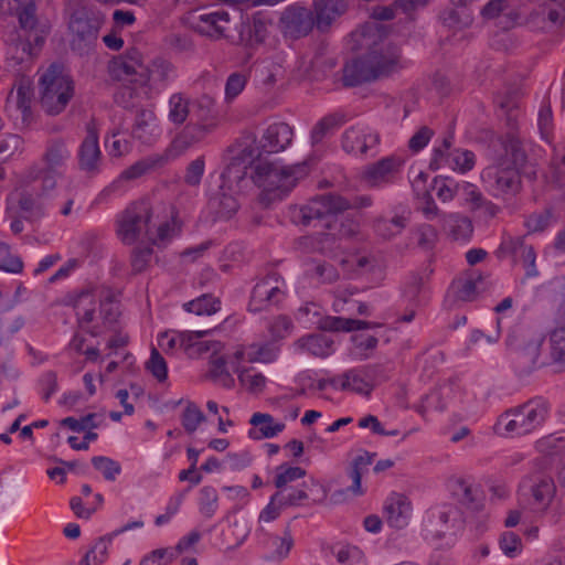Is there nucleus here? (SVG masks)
Returning a JSON list of instances; mask_svg holds the SVG:
<instances>
[{"label":"nucleus","mask_w":565,"mask_h":565,"mask_svg":"<svg viewBox=\"0 0 565 565\" xmlns=\"http://www.w3.org/2000/svg\"><path fill=\"white\" fill-rule=\"evenodd\" d=\"M230 162L222 172L224 183H236L245 179L247 171L256 186L262 189L258 195L259 204L268 209L276 201H280L296 185L297 181L305 178L310 170L313 159L303 160L292 166L277 168L271 162L259 160L256 148L244 139L230 147Z\"/></svg>","instance_id":"f257e3e1"},{"label":"nucleus","mask_w":565,"mask_h":565,"mask_svg":"<svg viewBox=\"0 0 565 565\" xmlns=\"http://www.w3.org/2000/svg\"><path fill=\"white\" fill-rule=\"evenodd\" d=\"M64 13L67 17V28L72 34L71 47L79 54L87 53L96 43L104 15L92 6L81 0H67Z\"/></svg>","instance_id":"f03ea898"},{"label":"nucleus","mask_w":565,"mask_h":565,"mask_svg":"<svg viewBox=\"0 0 565 565\" xmlns=\"http://www.w3.org/2000/svg\"><path fill=\"white\" fill-rule=\"evenodd\" d=\"M550 413V404L542 397L527 401L521 406L501 414L494 431L501 436H523L541 427Z\"/></svg>","instance_id":"7ed1b4c3"},{"label":"nucleus","mask_w":565,"mask_h":565,"mask_svg":"<svg viewBox=\"0 0 565 565\" xmlns=\"http://www.w3.org/2000/svg\"><path fill=\"white\" fill-rule=\"evenodd\" d=\"M40 105L50 116L61 114L74 96V82L63 66L52 64L39 79Z\"/></svg>","instance_id":"20e7f679"},{"label":"nucleus","mask_w":565,"mask_h":565,"mask_svg":"<svg viewBox=\"0 0 565 565\" xmlns=\"http://www.w3.org/2000/svg\"><path fill=\"white\" fill-rule=\"evenodd\" d=\"M399 57L396 47L387 46L372 50L355 58V88L358 83L373 82L394 73L399 67Z\"/></svg>","instance_id":"39448f33"},{"label":"nucleus","mask_w":565,"mask_h":565,"mask_svg":"<svg viewBox=\"0 0 565 565\" xmlns=\"http://www.w3.org/2000/svg\"><path fill=\"white\" fill-rule=\"evenodd\" d=\"M151 217L152 211L147 202H137L128 206L118 221L117 234L121 242L131 245L143 232L149 239H152L150 235Z\"/></svg>","instance_id":"423d86ee"},{"label":"nucleus","mask_w":565,"mask_h":565,"mask_svg":"<svg viewBox=\"0 0 565 565\" xmlns=\"http://www.w3.org/2000/svg\"><path fill=\"white\" fill-rule=\"evenodd\" d=\"M481 180L487 191L494 198L515 195L521 188L519 171L507 164L487 167L481 173Z\"/></svg>","instance_id":"0eeeda50"},{"label":"nucleus","mask_w":565,"mask_h":565,"mask_svg":"<svg viewBox=\"0 0 565 565\" xmlns=\"http://www.w3.org/2000/svg\"><path fill=\"white\" fill-rule=\"evenodd\" d=\"M454 136L449 134L443 143L436 147L429 162L433 170L447 167L454 171L466 173L475 167L476 156L467 149H451Z\"/></svg>","instance_id":"6e6552de"},{"label":"nucleus","mask_w":565,"mask_h":565,"mask_svg":"<svg viewBox=\"0 0 565 565\" xmlns=\"http://www.w3.org/2000/svg\"><path fill=\"white\" fill-rule=\"evenodd\" d=\"M294 140V129L287 122H274L269 125L257 141L255 136H247L244 141L252 143L257 149V158L263 160L264 153H278L286 150Z\"/></svg>","instance_id":"1a4fd4ad"},{"label":"nucleus","mask_w":565,"mask_h":565,"mask_svg":"<svg viewBox=\"0 0 565 565\" xmlns=\"http://www.w3.org/2000/svg\"><path fill=\"white\" fill-rule=\"evenodd\" d=\"M351 207L350 201L337 193L316 195L298 211L300 222L309 225L312 220L338 216Z\"/></svg>","instance_id":"9d476101"},{"label":"nucleus","mask_w":565,"mask_h":565,"mask_svg":"<svg viewBox=\"0 0 565 565\" xmlns=\"http://www.w3.org/2000/svg\"><path fill=\"white\" fill-rule=\"evenodd\" d=\"M109 73L117 81H129L139 85L147 84L146 65L138 49L131 47L125 54L114 57L109 62Z\"/></svg>","instance_id":"9b49d317"},{"label":"nucleus","mask_w":565,"mask_h":565,"mask_svg":"<svg viewBox=\"0 0 565 565\" xmlns=\"http://www.w3.org/2000/svg\"><path fill=\"white\" fill-rule=\"evenodd\" d=\"M458 516V510L450 505L429 509L423 520L424 539L430 542L439 541L451 529H455Z\"/></svg>","instance_id":"f8f14e48"},{"label":"nucleus","mask_w":565,"mask_h":565,"mask_svg":"<svg viewBox=\"0 0 565 565\" xmlns=\"http://www.w3.org/2000/svg\"><path fill=\"white\" fill-rule=\"evenodd\" d=\"M398 169L399 162L396 158L385 157L363 168L359 179L365 188L380 190L394 182Z\"/></svg>","instance_id":"ddd939ff"},{"label":"nucleus","mask_w":565,"mask_h":565,"mask_svg":"<svg viewBox=\"0 0 565 565\" xmlns=\"http://www.w3.org/2000/svg\"><path fill=\"white\" fill-rule=\"evenodd\" d=\"M281 31L292 39L306 36L315 25L313 13L297 4L287 7L279 19Z\"/></svg>","instance_id":"4468645a"},{"label":"nucleus","mask_w":565,"mask_h":565,"mask_svg":"<svg viewBox=\"0 0 565 565\" xmlns=\"http://www.w3.org/2000/svg\"><path fill=\"white\" fill-rule=\"evenodd\" d=\"M413 513L411 500L403 493L392 492L384 502V516L390 526L404 529Z\"/></svg>","instance_id":"2eb2a0df"},{"label":"nucleus","mask_w":565,"mask_h":565,"mask_svg":"<svg viewBox=\"0 0 565 565\" xmlns=\"http://www.w3.org/2000/svg\"><path fill=\"white\" fill-rule=\"evenodd\" d=\"M382 324L355 319V358L371 356L379 343Z\"/></svg>","instance_id":"dca6fc26"},{"label":"nucleus","mask_w":565,"mask_h":565,"mask_svg":"<svg viewBox=\"0 0 565 565\" xmlns=\"http://www.w3.org/2000/svg\"><path fill=\"white\" fill-rule=\"evenodd\" d=\"M87 135L79 149V167L88 172H96L100 161V149L98 146V132L94 121L86 126Z\"/></svg>","instance_id":"f3484780"},{"label":"nucleus","mask_w":565,"mask_h":565,"mask_svg":"<svg viewBox=\"0 0 565 565\" xmlns=\"http://www.w3.org/2000/svg\"><path fill=\"white\" fill-rule=\"evenodd\" d=\"M530 493L532 505L539 511H546L556 494L554 479L543 473L534 476L531 479Z\"/></svg>","instance_id":"a211bd4d"},{"label":"nucleus","mask_w":565,"mask_h":565,"mask_svg":"<svg viewBox=\"0 0 565 565\" xmlns=\"http://www.w3.org/2000/svg\"><path fill=\"white\" fill-rule=\"evenodd\" d=\"M32 88L29 82L21 81L17 87V96L12 97L10 94L7 98L6 110L10 117L18 119L21 116L22 124H29L31 120V98Z\"/></svg>","instance_id":"6ab92c4d"},{"label":"nucleus","mask_w":565,"mask_h":565,"mask_svg":"<svg viewBox=\"0 0 565 565\" xmlns=\"http://www.w3.org/2000/svg\"><path fill=\"white\" fill-rule=\"evenodd\" d=\"M383 279V269L377 258L370 255L359 256L355 259V281H360V289L364 290ZM359 287L355 285V291Z\"/></svg>","instance_id":"aec40b11"},{"label":"nucleus","mask_w":565,"mask_h":565,"mask_svg":"<svg viewBox=\"0 0 565 565\" xmlns=\"http://www.w3.org/2000/svg\"><path fill=\"white\" fill-rule=\"evenodd\" d=\"M249 424L253 425L254 428L248 431V436L255 440L271 438L285 429V424L275 423L271 415L264 413L253 414Z\"/></svg>","instance_id":"412c9836"},{"label":"nucleus","mask_w":565,"mask_h":565,"mask_svg":"<svg viewBox=\"0 0 565 565\" xmlns=\"http://www.w3.org/2000/svg\"><path fill=\"white\" fill-rule=\"evenodd\" d=\"M349 120L347 114L342 111H335L322 117L310 131V142L312 146H317L335 129L340 128Z\"/></svg>","instance_id":"4be33fe9"},{"label":"nucleus","mask_w":565,"mask_h":565,"mask_svg":"<svg viewBox=\"0 0 565 565\" xmlns=\"http://www.w3.org/2000/svg\"><path fill=\"white\" fill-rule=\"evenodd\" d=\"M443 226L456 241L468 242L473 233V225L468 216L459 213L443 215Z\"/></svg>","instance_id":"5701e85b"},{"label":"nucleus","mask_w":565,"mask_h":565,"mask_svg":"<svg viewBox=\"0 0 565 565\" xmlns=\"http://www.w3.org/2000/svg\"><path fill=\"white\" fill-rule=\"evenodd\" d=\"M333 341L322 333L305 335L295 342V347L313 356L324 358L330 354Z\"/></svg>","instance_id":"b1692460"},{"label":"nucleus","mask_w":565,"mask_h":565,"mask_svg":"<svg viewBox=\"0 0 565 565\" xmlns=\"http://www.w3.org/2000/svg\"><path fill=\"white\" fill-rule=\"evenodd\" d=\"M273 280V277H266L254 286L248 305L250 311H260L265 303L275 301L280 289L274 286Z\"/></svg>","instance_id":"393cba45"},{"label":"nucleus","mask_w":565,"mask_h":565,"mask_svg":"<svg viewBox=\"0 0 565 565\" xmlns=\"http://www.w3.org/2000/svg\"><path fill=\"white\" fill-rule=\"evenodd\" d=\"M168 161V158L162 154H152L142 158L124 170L120 178L124 180H135L142 175L149 174L152 171L163 167Z\"/></svg>","instance_id":"a878e982"},{"label":"nucleus","mask_w":565,"mask_h":565,"mask_svg":"<svg viewBox=\"0 0 565 565\" xmlns=\"http://www.w3.org/2000/svg\"><path fill=\"white\" fill-rule=\"evenodd\" d=\"M541 350V341L535 340L529 342L522 349L514 351V362L522 372H531L534 369L542 366L544 363L539 361Z\"/></svg>","instance_id":"bb28decb"},{"label":"nucleus","mask_w":565,"mask_h":565,"mask_svg":"<svg viewBox=\"0 0 565 565\" xmlns=\"http://www.w3.org/2000/svg\"><path fill=\"white\" fill-rule=\"evenodd\" d=\"M215 127V122H201L191 120L175 139L184 148L201 141Z\"/></svg>","instance_id":"cd10ccee"},{"label":"nucleus","mask_w":565,"mask_h":565,"mask_svg":"<svg viewBox=\"0 0 565 565\" xmlns=\"http://www.w3.org/2000/svg\"><path fill=\"white\" fill-rule=\"evenodd\" d=\"M38 180H41V193H38V195H44L55 188L56 171L33 167L23 175L21 186H29Z\"/></svg>","instance_id":"c85d7f7f"},{"label":"nucleus","mask_w":565,"mask_h":565,"mask_svg":"<svg viewBox=\"0 0 565 565\" xmlns=\"http://www.w3.org/2000/svg\"><path fill=\"white\" fill-rule=\"evenodd\" d=\"M408 223V217L398 214L392 218L379 217L374 222V231L383 238L390 239L403 232Z\"/></svg>","instance_id":"c756f323"},{"label":"nucleus","mask_w":565,"mask_h":565,"mask_svg":"<svg viewBox=\"0 0 565 565\" xmlns=\"http://www.w3.org/2000/svg\"><path fill=\"white\" fill-rule=\"evenodd\" d=\"M18 204L21 210L22 217L26 221L33 222L43 216V207L39 204L28 186H22L18 192Z\"/></svg>","instance_id":"7c9ffc66"},{"label":"nucleus","mask_w":565,"mask_h":565,"mask_svg":"<svg viewBox=\"0 0 565 565\" xmlns=\"http://www.w3.org/2000/svg\"><path fill=\"white\" fill-rule=\"evenodd\" d=\"M68 158L70 151L66 148L64 141L53 140L49 143L43 156V160L46 163L45 169L50 171H56V169L61 168Z\"/></svg>","instance_id":"2f4dec72"},{"label":"nucleus","mask_w":565,"mask_h":565,"mask_svg":"<svg viewBox=\"0 0 565 565\" xmlns=\"http://www.w3.org/2000/svg\"><path fill=\"white\" fill-rule=\"evenodd\" d=\"M556 223V218L551 209H545L543 211H537L529 214L524 218V226L527 230V233H542L553 224Z\"/></svg>","instance_id":"473e14b6"},{"label":"nucleus","mask_w":565,"mask_h":565,"mask_svg":"<svg viewBox=\"0 0 565 565\" xmlns=\"http://www.w3.org/2000/svg\"><path fill=\"white\" fill-rule=\"evenodd\" d=\"M184 309L196 316H212L221 309V301L211 295H203L183 305Z\"/></svg>","instance_id":"72a5a7b5"},{"label":"nucleus","mask_w":565,"mask_h":565,"mask_svg":"<svg viewBox=\"0 0 565 565\" xmlns=\"http://www.w3.org/2000/svg\"><path fill=\"white\" fill-rule=\"evenodd\" d=\"M214 100L207 95H203L195 102L191 103V111L190 117L191 120L201 121V122H214L213 121V111Z\"/></svg>","instance_id":"f704fd0d"},{"label":"nucleus","mask_w":565,"mask_h":565,"mask_svg":"<svg viewBox=\"0 0 565 565\" xmlns=\"http://www.w3.org/2000/svg\"><path fill=\"white\" fill-rule=\"evenodd\" d=\"M269 542L275 547L268 556V558L273 561H281L286 558L294 546V539L289 527H286L281 536L270 537Z\"/></svg>","instance_id":"c9c22d12"},{"label":"nucleus","mask_w":565,"mask_h":565,"mask_svg":"<svg viewBox=\"0 0 565 565\" xmlns=\"http://www.w3.org/2000/svg\"><path fill=\"white\" fill-rule=\"evenodd\" d=\"M210 206L216 211L221 218H230L238 210L237 201L225 193L211 198Z\"/></svg>","instance_id":"e433bc0d"},{"label":"nucleus","mask_w":565,"mask_h":565,"mask_svg":"<svg viewBox=\"0 0 565 565\" xmlns=\"http://www.w3.org/2000/svg\"><path fill=\"white\" fill-rule=\"evenodd\" d=\"M169 118L174 124H183L191 111V103L185 99L181 94H174L171 96Z\"/></svg>","instance_id":"4c0bfd02"},{"label":"nucleus","mask_w":565,"mask_h":565,"mask_svg":"<svg viewBox=\"0 0 565 565\" xmlns=\"http://www.w3.org/2000/svg\"><path fill=\"white\" fill-rule=\"evenodd\" d=\"M206 417L202 411L192 402H189L182 413V426L188 434H193L198 427L205 422Z\"/></svg>","instance_id":"58836bf2"},{"label":"nucleus","mask_w":565,"mask_h":565,"mask_svg":"<svg viewBox=\"0 0 565 565\" xmlns=\"http://www.w3.org/2000/svg\"><path fill=\"white\" fill-rule=\"evenodd\" d=\"M537 450L545 456L565 454V436L548 435L536 443Z\"/></svg>","instance_id":"ea45409f"},{"label":"nucleus","mask_w":565,"mask_h":565,"mask_svg":"<svg viewBox=\"0 0 565 565\" xmlns=\"http://www.w3.org/2000/svg\"><path fill=\"white\" fill-rule=\"evenodd\" d=\"M306 470L301 467H288L280 465L277 468V473L274 480V484L278 490H282L286 486L297 479L303 478Z\"/></svg>","instance_id":"a19ab883"},{"label":"nucleus","mask_w":565,"mask_h":565,"mask_svg":"<svg viewBox=\"0 0 565 565\" xmlns=\"http://www.w3.org/2000/svg\"><path fill=\"white\" fill-rule=\"evenodd\" d=\"M434 186L437 198L443 202H449L460 193V183L450 178H435Z\"/></svg>","instance_id":"79ce46f5"},{"label":"nucleus","mask_w":565,"mask_h":565,"mask_svg":"<svg viewBox=\"0 0 565 565\" xmlns=\"http://www.w3.org/2000/svg\"><path fill=\"white\" fill-rule=\"evenodd\" d=\"M318 328L328 332L353 331V319L326 316L318 321Z\"/></svg>","instance_id":"37998d69"},{"label":"nucleus","mask_w":565,"mask_h":565,"mask_svg":"<svg viewBox=\"0 0 565 565\" xmlns=\"http://www.w3.org/2000/svg\"><path fill=\"white\" fill-rule=\"evenodd\" d=\"M19 24L23 30H34L38 24L36 4L30 0L17 8Z\"/></svg>","instance_id":"c03bdc74"},{"label":"nucleus","mask_w":565,"mask_h":565,"mask_svg":"<svg viewBox=\"0 0 565 565\" xmlns=\"http://www.w3.org/2000/svg\"><path fill=\"white\" fill-rule=\"evenodd\" d=\"M551 358L565 363V326L557 327L550 335Z\"/></svg>","instance_id":"a18cd8bd"},{"label":"nucleus","mask_w":565,"mask_h":565,"mask_svg":"<svg viewBox=\"0 0 565 565\" xmlns=\"http://www.w3.org/2000/svg\"><path fill=\"white\" fill-rule=\"evenodd\" d=\"M537 126L542 139L551 142L553 136V114L548 103H543L541 105L537 117Z\"/></svg>","instance_id":"49530a36"},{"label":"nucleus","mask_w":565,"mask_h":565,"mask_svg":"<svg viewBox=\"0 0 565 565\" xmlns=\"http://www.w3.org/2000/svg\"><path fill=\"white\" fill-rule=\"evenodd\" d=\"M146 369L159 381L163 382L168 376L167 362L160 352L152 348L150 359L146 363Z\"/></svg>","instance_id":"de8ad7c7"},{"label":"nucleus","mask_w":565,"mask_h":565,"mask_svg":"<svg viewBox=\"0 0 565 565\" xmlns=\"http://www.w3.org/2000/svg\"><path fill=\"white\" fill-rule=\"evenodd\" d=\"M452 494L466 505H471L477 501V489L463 479H457L452 484Z\"/></svg>","instance_id":"09e8293b"},{"label":"nucleus","mask_w":565,"mask_h":565,"mask_svg":"<svg viewBox=\"0 0 565 565\" xmlns=\"http://www.w3.org/2000/svg\"><path fill=\"white\" fill-rule=\"evenodd\" d=\"M0 269L18 274L23 269V263L20 257L12 255L10 248L4 243L0 244Z\"/></svg>","instance_id":"8fccbe9b"},{"label":"nucleus","mask_w":565,"mask_h":565,"mask_svg":"<svg viewBox=\"0 0 565 565\" xmlns=\"http://www.w3.org/2000/svg\"><path fill=\"white\" fill-rule=\"evenodd\" d=\"M514 258L522 262L526 278H534L539 276V270L535 265L536 254L532 245L525 244L519 252V255L514 256Z\"/></svg>","instance_id":"3c124183"},{"label":"nucleus","mask_w":565,"mask_h":565,"mask_svg":"<svg viewBox=\"0 0 565 565\" xmlns=\"http://www.w3.org/2000/svg\"><path fill=\"white\" fill-rule=\"evenodd\" d=\"M452 290L458 300L472 301L477 297V282L472 279H458L452 285Z\"/></svg>","instance_id":"603ef678"},{"label":"nucleus","mask_w":565,"mask_h":565,"mask_svg":"<svg viewBox=\"0 0 565 565\" xmlns=\"http://www.w3.org/2000/svg\"><path fill=\"white\" fill-rule=\"evenodd\" d=\"M92 463L95 469L102 471L106 480H115L116 475L120 473L121 471L120 465L108 457H94L92 459Z\"/></svg>","instance_id":"864d4df0"},{"label":"nucleus","mask_w":565,"mask_h":565,"mask_svg":"<svg viewBox=\"0 0 565 565\" xmlns=\"http://www.w3.org/2000/svg\"><path fill=\"white\" fill-rule=\"evenodd\" d=\"M308 499V494L303 489L287 492V489L278 490L273 494V500L278 501L279 507L298 505L299 501Z\"/></svg>","instance_id":"5fc2aeb1"},{"label":"nucleus","mask_w":565,"mask_h":565,"mask_svg":"<svg viewBox=\"0 0 565 565\" xmlns=\"http://www.w3.org/2000/svg\"><path fill=\"white\" fill-rule=\"evenodd\" d=\"M525 244L524 236H505L498 248V257H514Z\"/></svg>","instance_id":"6e6d98bb"},{"label":"nucleus","mask_w":565,"mask_h":565,"mask_svg":"<svg viewBox=\"0 0 565 565\" xmlns=\"http://www.w3.org/2000/svg\"><path fill=\"white\" fill-rule=\"evenodd\" d=\"M330 0H313V9L316 13V23L319 30L328 28L334 20V14L330 12Z\"/></svg>","instance_id":"4d7b16f0"},{"label":"nucleus","mask_w":565,"mask_h":565,"mask_svg":"<svg viewBox=\"0 0 565 565\" xmlns=\"http://www.w3.org/2000/svg\"><path fill=\"white\" fill-rule=\"evenodd\" d=\"M100 315L104 320V323L113 324L117 322L120 316V310L119 305L116 302L114 295L108 294L100 301Z\"/></svg>","instance_id":"13d9d810"},{"label":"nucleus","mask_w":565,"mask_h":565,"mask_svg":"<svg viewBox=\"0 0 565 565\" xmlns=\"http://www.w3.org/2000/svg\"><path fill=\"white\" fill-rule=\"evenodd\" d=\"M501 551L509 557H514L522 551L521 539L513 532H504L499 540Z\"/></svg>","instance_id":"bf43d9fd"},{"label":"nucleus","mask_w":565,"mask_h":565,"mask_svg":"<svg viewBox=\"0 0 565 565\" xmlns=\"http://www.w3.org/2000/svg\"><path fill=\"white\" fill-rule=\"evenodd\" d=\"M96 414L94 413L87 414L81 419H76L74 417H66L62 419L61 425L74 431L81 433L86 429L97 428L99 426V424L94 420Z\"/></svg>","instance_id":"052dcab7"},{"label":"nucleus","mask_w":565,"mask_h":565,"mask_svg":"<svg viewBox=\"0 0 565 565\" xmlns=\"http://www.w3.org/2000/svg\"><path fill=\"white\" fill-rule=\"evenodd\" d=\"M146 70L148 71L147 73L149 74L147 75V83L150 79H153L156 82H164L167 81L168 75L172 70V65L164 60L157 58L152 61L150 66L146 65Z\"/></svg>","instance_id":"680f3d73"},{"label":"nucleus","mask_w":565,"mask_h":565,"mask_svg":"<svg viewBox=\"0 0 565 565\" xmlns=\"http://www.w3.org/2000/svg\"><path fill=\"white\" fill-rule=\"evenodd\" d=\"M417 244L424 249H431L437 242V231L430 224H420L416 228Z\"/></svg>","instance_id":"e2e57ef3"},{"label":"nucleus","mask_w":565,"mask_h":565,"mask_svg":"<svg viewBox=\"0 0 565 565\" xmlns=\"http://www.w3.org/2000/svg\"><path fill=\"white\" fill-rule=\"evenodd\" d=\"M204 168L205 161L203 157H199L191 161L185 170L184 182L190 186L199 185L204 173Z\"/></svg>","instance_id":"0e129e2a"},{"label":"nucleus","mask_w":565,"mask_h":565,"mask_svg":"<svg viewBox=\"0 0 565 565\" xmlns=\"http://www.w3.org/2000/svg\"><path fill=\"white\" fill-rule=\"evenodd\" d=\"M248 33V41L252 43L260 44L264 42L267 34L266 22L257 13L253 17V23L245 26Z\"/></svg>","instance_id":"69168bd1"},{"label":"nucleus","mask_w":565,"mask_h":565,"mask_svg":"<svg viewBox=\"0 0 565 565\" xmlns=\"http://www.w3.org/2000/svg\"><path fill=\"white\" fill-rule=\"evenodd\" d=\"M238 380L250 393H259L266 385V377L262 373L250 375L246 369L239 372Z\"/></svg>","instance_id":"338daca9"},{"label":"nucleus","mask_w":565,"mask_h":565,"mask_svg":"<svg viewBox=\"0 0 565 565\" xmlns=\"http://www.w3.org/2000/svg\"><path fill=\"white\" fill-rule=\"evenodd\" d=\"M360 143L359 150L361 154L367 156L370 151L374 150L380 142L379 134L370 128L361 129L358 137Z\"/></svg>","instance_id":"774afa93"}]
</instances>
